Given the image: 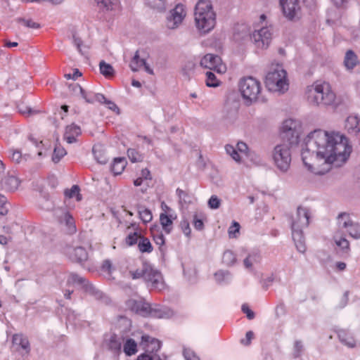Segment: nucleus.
<instances>
[{
	"mask_svg": "<svg viewBox=\"0 0 360 360\" xmlns=\"http://www.w3.org/2000/svg\"><path fill=\"white\" fill-rule=\"evenodd\" d=\"M260 255L254 252L248 255V257L244 259L243 264L247 269H250L254 263H257L260 260Z\"/></svg>",
	"mask_w": 360,
	"mask_h": 360,
	"instance_id": "c756f323",
	"label": "nucleus"
},
{
	"mask_svg": "<svg viewBox=\"0 0 360 360\" xmlns=\"http://www.w3.org/2000/svg\"><path fill=\"white\" fill-rule=\"evenodd\" d=\"M158 228V226H155L154 227L151 228V231L153 233V237L155 243L156 245H159L160 247L162 246L165 244V237L162 234V233L158 232L157 233H155V230Z\"/></svg>",
	"mask_w": 360,
	"mask_h": 360,
	"instance_id": "8fccbe9b",
	"label": "nucleus"
},
{
	"mask_svg": "<svg viewBox=\"0 0 360 360\" xmlns=\"http://www.w3.org/2000/svg\"><path fill=\"white\" fill-rule=\"evenodd\" d=\"M297 127V123L292 119L283 122L280 134L282 143L276 145L273 151L274 162L283 172H287L290 167V149L299 143L300 131Z\"/></svg>",
	"mask_w": 360,
	"mask_h": 360,
	"instance_id": "f03ea898",
	"label": "nucleus"
},
{
	"mask_svg": "<svg viewBox=\"0 0 360 360\" xmlns=\"http://www.w3.org/2000/svg\"><path fill=\"white\" fill-rule=\"evenodd\" d=\"M172 214L168 215L166 213H161L160 215V221L162 229L167 233H169L172 229V219H175Z\"/></svg>",
	"mask_w": 360,
	"mask_h": 360,
	"instance_id": "4be33fe9",
	"label": "nucleus"
},
{
	"mask_svg": "<svg viewBox=\"0 0 360 360\" xmlns=\"http://www.w3.org/2000/svg\"><path fill=\"white\" fill-rule=\"evenodd\" d=\"M335 244L340 247L345 253H347L349 250V241L344 237H339L338 235L334 236Z\"/></svg>",
	"mask_w": 360,
	"mask_h": 360,
	"instance_id": "4c0bfd02",
	"label": "nucleus"
},
{
	"mask_svg": "<svg viewBox=\"0 0 360 360\" xmlns=\"http://www.w3.org/2000/svg\"><path fill=\"white\" fill-rule=\"evenodd\" d=\"M251 39L257 47L260 49L267 48L271 39L270 29L266 27L255 30L251 35Z\"/></svg>",
	"mask_w": 360,
	"mask_h": 360,
	"instance_id": "f8f14e48",
	"label": "nucleus"
},
{
	"mask_svg": "<svg viewBox=\"0 0 360 360\" xmlns=\"http://www.w3.org/2000/svg\"><path fill=\"white\" fill-rule=\"evenodd\" d=\"M142 342H150L148 351L151 352H158L161 347V342L155 338H151L149 335H143Z\"/></svg>",
	"mask_w": 360,
	"mask_h": 360,
	"instance_id": "393cba45",
	"label": "nucleus"
},
{
	"mask_svg": "<svg viewBox=\"0 0 360 360\" xmlns=\"http://www.w3.org/2000/svg\"><path fill=\"white\" fill-rule=\"evenodd\" d=\"M195 67V64L192 60H188L185 62L184 65L181 68V74L183 76H184L186 78L189 79L191 75L194 71Z\"/></svg>",
	"mask_w": 360,
	"mask_h": 360,
	"instance_id": "f704fd0d",
	"label": "nucleus"
},
{
	"mask_svg": "<svg viewBox=\"0 0 360 360\" xmlns=\"http://www.w3.org/2000/svg\"><path fill=\"white\" fill-rule=\"evenodd\" d=\"M93 153L97 162L100 164H106L108 162L107 157L102 153V149L101 145L94 146L93 147Z\"/></svg>",
	"mask_w": 360,
	"mask_h": 360,
	"instance_id": "7c9ffc66",
	"label": "nucleus"
},
{
	"mask_svg": "<svg viewBox=\"0 0 360 360\" xmlns=\"http://www.w3.org/2000/svg\"><path fill=\"white\" fill-rule=\"evenodd\" d=\"M308 101L314 105H333L336 99V95L328 82H316L307 90Z\"/></svg>",
	"mask_w": 360,
	"mask_h": 360,
	"instance_id": "39448f33",
	"label": "nucleus"
},
{
	"mask_svg": "<svg viewBox=\"0 0 360 360\" xmlns=\"http://www.w3.org/2000/svg\"><path fill=\"white\" fill-rule=\"evenodd\" d=\"M66 252L70 259L75 262H83L87 260L88 254L86 250L82 247L68 248Z\"/></svg>",
	"mask_w": 360,
	"mask_h": 360,
	"instance_id": "2eb2a0df",
	"label": "nucleus"
},
{
	"mask_svg": "<svg viewBox=\"0 0 360 360\" xmlns=\"http://www.w3.org/2000/svg\"><path fill=\"white\" fill-rule=\"evenodd\" d=\"M200 66L213 70L219 73H223L226 71V67L221 63V58L212 53H207L201 59Z\"/></svg>",
	"mask_w": 360,
	"mask_h": 360,
	"instance_id": "9d476101",
	"label": "nucleus"
},
{
	"mask_svg": "<svg viewBox=\"0 0 360 360\" xmlns=\"http://www.w3.org/2000/svg\"><path fill=\"white\" fill-rule=\"evenodd\" d=\"M338 336L340 341L347 346L348 347H354L356 345L354 338L346 330H339L338 331Z\"/></svg>",
	"mask_w": 360,
	"mask_h": 360,
	"instance_id": "6ab92c4d",
	"label": "nucleus"
},
{
	"mask_svg": "<svg viewBox=\"0 0 360 360\" xmlns=\"http://www.w3.org/2000/svg\"><path fill=\"white\" fill-rule=\"evenodd\" d=\"M140 60H142V59L140 58L139 51H136L130 64H129V67L133 72L138 71L139 68L141 66H142L141 65Z\"/></svg>",
	"mask_w": 360,
	"mask_h": 360,
	"instance_id": "09e8293b",
	"label": "nucleus"
},
{
	"mask_svg": "<svg viewBox=\"0 0 360 360\" xmlns=\"http://www.w3.org/2000/svg\"><path fill=\"white\" fill-rule=\"evenodd\" d=\"M9 206L10 205L7 201V198L0 194V214L3 216L7 214Z\"/></svg>",
	"mask_w": 360,
	"mask_h": 360,
	"instance_id": "603ef678",
	"label": "nucleus"
},
{
	"mask_svg": "<svg viewBox=\"0 0 360 360\" xmlns=\"http://www.w3.org/2000/svg\"><path fill=\"white\" fill-rule=\"evenodd\" d=\"M338 224L340 228L347 229L353 222L349 214L342 212L338 216Z\"/></svg>",
	"mask_w": 360,
	"mask_h": 360,
	"instance_id": "c85d7f7f",
	"label": "nucleus"
},
{
	"mask_svg": "<svg viewBox=\"0 0 360 360\" xmlns=\"http://www.w3.org/2000/svg\"><path fill=\"white\" fill-rule=\"evenodd\" d=\"M138 238H139L138 233L136 232H134V233L129 234L127 236L125 241L128 245L131 246L137 243Z\"/></svg>",
	"mask_w": 360,
	"mask_h": 360,
	"instance_id": "052dcab7",
	"label": "nucleus"
},
{
	"mask_svg": "<svg viewBox=\"0 0 360 360\" xmlns=\"http://www.w3.org/2000/svg\"><path fill=\"white\" fill-rule=\"evenodd\" d=\"M12 342L14 350L20 352L22 356L30 354V345L27 337L21 334H15Z\"/></svg>",
	"mask_w": 360,
	"mask_h": 360,
	"instance_id": "4468645a",
	"label": "nucleus"
},
{
	"mask_svg": "<svg viewBox=\"0 0 360 360\" xmlns=\"http://www.w3.org/2000/svg\"><path fill=\"white\" fill-rule=\"evenodd\" d=\"M239 91L248 104H251L252 102L257 101H264L263 98L259 96L261 84L252 77H247L240 79Z\"/></svg>",
	"mask_w": 360,
	"mask_h": 360,
	"instance_id": "423d86ee",
	"label": "nucleus"
},
{
	"mask_svg": "<svg viewBox=\"0 0 360 360\" xmlns=\"http://www.w3.org/2000/svg\"><path fill=\"white\" fill-rule=\"evenodd\" d=\"M286 76L285 70L280 67L269 72L265 79L266 88L271 91L284 93L288 89Z\"/></svg>",
	"mask_w": 360,
	"mask_h": 360,
	"instance_id": "0eeeda50",
	"label": "nucleus"
},
{
	"mask_svg": "<svg viewBox=\"0 0 360 360\" xmlns=\"http://www.w3.org/2000/svg\"><path fill=\"white\" fill-rule=\"evenodd\" d=\"M82 289L90 295L94 297L96 299L99 300L102 298L103 293L101 291L95 288L91 283H90L88 281L84 283Z\"/></svg>",
	"mask_w": 360,
	"mask_h": 360,
	"instance_id": "cd10ccee",
	"label": "nucleus"
},
{
	"mask_svg": "<svg viewBox=\"0 0 360 360\" xmlns=\"http://www.w3.org/2000/svg\"><path fill=\"white\" fill-rule=\"evenodd\" d=\"M100 8L106 9L107 11L114 9L116 4V0H94Z\"/></svg>",
	"mask_w": 360,
	"mask_h": 360,
	"instance_id": "c03bdc74",
	"label": "nucleus"
},
{
	"mask_svg": "<svg viewBox=\"0 0 360 360\" xmlns=\"http://www.w3.org/2000/svg\"><path fill=\"white\" fill-rule=\"evenodd\" d=\"M180 226L186 236H190L191 229L190 228L189 222L186 219H183L180 223Z\"/></svg>",
	"mask_w": 360,
	"mask_h": 360,
	"instance_id": "e2e57ef3",
	"label": "nucleus"
},
{
	"mask_svg": "<svg viewBox=\"0 0 360 360\" xmlns=\"http://www.w3.org/2000/svg\"><path fill=\"white\" fill-rule=\"evenodd\" d=\"M347 231L351 237L356 239L360 238V225L359 224L352 222Z\"/></svg>",
	"mask_w": 360,
	"mask_h": 360,
	"instance_id": "37998d69",
	"label": "nucleus"
},
{
	"mask_svg": "<svg viewBox=\"0 0 360 360\" xmlns=\"http://www.w3.org/2000/svg\"><path fill=\"white\" fill-rule=\"evenodd\" d=\"M344 63L348 70H352L356 65L357 57L353 51L348 50L346 52Z\"/></svg>",
	"mask_w": 360,
	"mask_h": 360,
	"instance_id": "b1692460",
	"label": "nucleus"
},
{
	"mask_svg": "<svg viewBox=\"0 0 360 360\" xmlns=\"http://www.w3.org/2000/svg\"><path fill=\"white\" fill-rule=\"evenodd\" d=\"M236 149L238 152H240L244 153L247 157H252L255 155L254 152L250 151L247 146V144L243 141H240L236 145Z\"/></svg>",
	"mask_w": 360,
	"mask_h": 360,
	"instance_id": "3c124183",
	"label": "nucleus"
},
{
	"mask_svg": "<svg viewBox=\"0 0 360 360\" xmlns=\"http://www.w3.org/2000/svg\"><path fill=\"white\" fill-rule=\"evenodd\" d=\"M20 184V181L14 176H7L1 181V188L7 191H15Z\"/></svg>",
	"mask_w": 360,
	"mask_h": 360,
	"instance_id": "f3484780",
	"label": "nucleus"
},
{
	"mask_svg": "<svg viewBox=\"0 0 360 360\" xmlns=\"http://www.w3.org/2000/svg\"><path fill=\"white\" fill-rule=\"evenodd\" d=\"M222 262L227 266H232L236 262V257L231 250H226L222 256Z\"/></svg>",
	"mask_w": 360,
	"mask_h": 360,
	"instance_id": "c9c22d12",
	"label": "nucleus"
},
{
	"mask_svg": "<svg viewBox=\"0 0 360 360\" xmlns=\"http://www.w3.org/2000/svg\"><path fill=\"white\" fill-rule=\"evenodd\" d=\"M148 269V263L143 262L140 268L137 269L135 271H129V274L133 279H138L142 278L145 281V275L147 272V270Z\"/></svg>",
	"mask_w": 360,
	"mask_h": 360,
	"instance_id": "bb28decb",
	"label": "nucleus"
},
{
	"mask_svg": "<svg viewBox=\"0 0 360 360\" xmlns=\"http://www.w3.org/2000/svg\"><path fill=\"white\" fill-rule=\"evenodd\" d=\"M126 305L131 311L144 317L149 316L156 318L165 317V314L162 310L152 308L149 303L142 300H129L126 302Z\"/></svg>",
	"mask_w": 360,
	"mask_h": 360,
	"instance_id": "6e6552de",
	"label": "nucleus"
},
{
	"mask_svg": "<svg viewBox=\"0 0 360 360\" xmlns=\"http://www.w3.org/2000/svg\"><path fill=\"white\" fill-rule=\"evenodd\" d=\"M11 160L17 164H22L26 162L31 158L30 154L22 155L21 151L19 150L11 149L9 150Z\"/></svg>",
	"mask_w": 360,
	"mask_h": 360,
	"instance_id": "aec40b11",
	"label": "nucleus"
},
{
	"mask_svg": "<svg viewBox=\"0 0 360 360\" xmlns=\"http://www.w3.org/2000/svg\"><path fill=\"white\" fill-rule=\"evenodd\" d=\"M283 15L290 21H295L300 18L301 7L299 0H279Z\"/></svg>",
	"mask_w": 360,
	"mask_h": 360,
	"instance_id": "1a4fd4ad",
	"label": "nucleus"
},
{
	"mask_svg": "<svg viewBox=\"0 0 360 360\" xmlns=\"http://www.w3.org/2000/svg\"><path fill=\"white\" fill-rule=\"evenodd\" d=\"M109 348L115 352L120 351L121 349V342L120 341L117 340L116 337H111L110 343H109Z\"/></svg>",
	"mask_w": 360,
	"mask_h": 360,
	"instance_id": "13d9d810",
	"label": "nucleus"
},
{
	"mask_svg": "<svg viewBox=\"0 0 360 360\" xmlns=\"http://www.w3.org/2000/svg\"><path fill=\"white\" fill-rule=\"evenodd\" d=\"M82 134V130L79 126L72 123L65 127L64 134V139L68 143H73L77 141V137Z\"/></svg>",
	"mask_w": 360,
	"mask_h": 360,
	"instance_id": "dca6fc26",
	"label": "nucleus"
},
{
	"mask_svg": "<svg viewBox=\"0 0 360 360\" xmlns=\"http://www.w3.org/2000/svg\"><path fill=\"white\" fill-rule=\"evenodd\" d=\"M66 155V150L61 146H56L53 150L52 160L53 162H58L63 157Z\"/></svg>",
	"mask_w": 360,
	"mask_h": 360,
	"instance_id": "58836bf2",
	"label": "nucleus"
},
{
	"mask_svg": "<svg viewBox=\"0 0 360 360\" xmlns=\"http://www.w3.org/2000/svg\"><path fill=\"white\" fill-rule=\"evenodd\" d=\"M81 97L88 103H94L96 101L101 103L104 101V95L92 91H86L84 89H83Z\"/></svg>",
	"mask_w": 360,
	"mask_h": 360,
	"instance_id": "412c9836",
	"label": "nucleus"
},
{
	"mask_svg": "<svg viewBox=\"0 0 360 360\" xmlns=\"http://www.w3.org/2000/svg\"><path fill=\"white\" fill-rule=\"evenodd\" d=\"M185 16L186 12L184 6L182 4L176 5L170 11L167 18V27L172 30L176 28L182 22Z\"/></svg>",
	"mask_w": 360,
	"mask_h": 360,
	"instance_id": "ddd939ff",
	"label": "nucleus"
},
{
	"mask_svg": "<svg viewBox=\"0 0 360 360\" xmlns=\"http://www.w3.org/2000/svg\"><path fill=\"white\" fill-rule=\"evenodd\" d=\"M138 247L141 252H151L153 250L152 245L147 238L141 237L138 243Z\"/></svg>",
	"mask_w": 360,
	"mask_h": 360,
	"instance_id": "473e14b6",
	"label": "nucleus"
},
{
	"mask_svg": "<svg viewBox=\"0 0 360 360\" xmlns=\"http://www.w3.org/2000/svg\"><path fill=\"white\" fill-rule=\"evenodd\" d=\"M127 155L129 159L132 162H139L143 160V156L134 148H129L127 150Z\"/></svg>",
	"mask_w": 360,
	"mask_h": 360,
	"instance_id": "49530a36",
	"label": "nucleus"
},
{
	"mask_svg": "<svg viewBox=\"0 0 360 360\" xmlns=\"http://www.w3.org/2000/svg\"><path fill=\"white\" fill-rule=\"evenodd\" d=\"M99 69L101 73L105 77H112L115 75V70L113 67L110 64L105 63L104 60H101L100 62Z\"/></svg>",
	"mask_w": 360,
	"mask_h": 360,
	"instance_id": "a878e982",
	"label": "nucleus"
},
{
	"mask_svg": "<svg viewBox=\"0 0 360 360\" xmlns=\"http://www.w3.org/2000/svg\"><path fill=\"white\" fill-rule=\"evenodd\" d=\"M225 150L227 154H229L236 162H240V156L236 148L231 145H226Z\"/></svg>",
	"mask_w": 360,
	"mask_h": 360,
	"instance_id": "de8ad7c7",
	"label": "nucleus"
},
{
	"mask_svg": "<svg viewBox=\"0 0 360 360\" xmlns=\"http://www.w3.org/2000/svg\"><path fill=\"white\" fill-rule=\"evenodd\" d=\"M352 146L347 139L339 134L316 129L305 138L301 157L307 169L316 174H324L331 165L340 167L348 159Z\"/></svg>",
	"mask_w": 360,
	"mask_h": 360,
	"instance_id": "f257e3e1",
	"label": "nucleus"
},
{
	"mask_svg": "<svg viewBox=\"0 0 360 360\" xmlns=\"http://www.w3.org/2000/svg\"><path fill=\"white\" fill-rule=\"evenodd\" d=\"M100 103L105 104L108 109L115 112L117 114H120V108L114 102L108 100L105 96L104 101H101Z\"/></svg>",
	"mask_w": 360,
	"mask_h": 360,
	"instance_id": "4d7b16f0",
	"label": "nucleus"
},
{
	"mask_svg": "<svg viewBox=\"0 0 360 360\" xmlns=\"http://www.w3.org/2000/svg\"><path fill=\"white\" fill-rule=\"evenodd\" d=\"M136 347L137 345L134 340L128 339L124 345V352L127 356H131L136 352Z\"/></svg>",
	"mask_w": 360,
	"mask_h": 360,
	"instance_id": "72a5a7b5",
	"label": "nucleus"
},
{
	"mask_svg": "<svg viewBox=\"0 0 360 360\" xmlns=\"http://www.w3.org/2000/svg\"><path fill=\"white\" fill-rule=\"evenodd\" d=\"M127 162L124 158H115L111 166V170L115 175L120 174L124 171Z\"/></svg>",
	"mask_w": 360,
	"mask_h": 360,
	"instance_id": "5701e85b",
	"label": "nucleus"
},
{
	"mask_svg": "<svg viewBox=\"0 0 360 360\" xmlns=\"http://www.w3.org/2000/svg\"><path fill=\"white\" fill-rule=\"evenodd\" d=\"M221 200L215 195L210 197L208 200V206L211 209H218L221 205Z\"/></svg>",
	"mask_w": 360,
	"mask_h": 360,
	"instance_id": "5fc2aeb1",
	"label": "nucleus"
},
{
	"mask_svg": "<svg viewBox=\"0 0 360 360\" xmlns=\"http://www.w3.org/2000/svg\"><path fill=\"white\" fill-rule=\"evenodd\" d=\"M183 354L186 360H200L190 349H184Z\"/></svg>",
	"mask_w": 360,
	"mask_h": 360,
	"instance_id": "680f3d73",
	"label": "nucleus"
},
{
	"mask_svg": "<svg viewBox=\"0 0 360 360\" xmlns=\"http://www.w3.org/2000/svg\"><path fill=\"white\" fill-rule=\"evenodd\" d=\"M69 90L72 92V94L75 95L81 96L83 92V89L78 84H71L68 86Z\"/></svg>",
	"mask_w": 360,
	"mask_h": 360,
	"instance_id": "338daca9",
	"label": "nucleus"
},
{
	"mask_svg": "<svg viewBox=\"0 0 360 360\" xmlns=\"http://www.w3.org/2000/svg\"><path fill=\"white\" fill-rule=\"evenodd\" d=\"M230 273L228 271H219L214 274V278L218 283H221L227 278H229Z\"/></svg>",
	"mask_w": 360,
	"mask_h": 360,
	"instance_id": "6e6d98bb",
	"label": "nucleus"
},
{
	"mask_svg": "<svg viewBox=\"0 0 360 360\" xmlns=\"http://www.w3.org/2000/svg\"><path fill=\"white\" fill-rule=\"evenodd\" d=\"M310 217L309 209L301 205L297 207L295 215L292 217V237L297 250L302 253L306 251L305 239L302 230L309 226Z\"/></svg>",
	"mask_w": 360,
	"mask_h": 360,
	"instance_id": "7ed1b4c3",
	"label": "nucleus"
},
{
	"mask_svg": "<svg viewBox=\"0 0 360 360\" xmlns=\"http://www.w3.org/2000/svg\"><path fill=\"white\" fill-rule=\"evenodd\" d=\"M240 229V224L233 221V224L229 228V235L230 238L235 237L236 233H238Z\"/></svg>",
	"mask_w": 360,
	"mask_h": 360,
	"instance_id": "0e129e2a",
	"label": "nucleus"
},
{
	"mask_svg": "<svg viewBox=\"0 0 360 360\" xmlns=\"http://www.w3.org/2000/svg\"><path fill=\"white\" fill-rule=\"evenodd\" d=\"M86 282L87 280L85 278L75 273L70 274L68 280V283L81 285L82 288L84 287V283Z\"/></svg>",
	"mask_w": 360,
	"mask_h": 360,
	"instance_id": "a19ab883",
	"label": "nucleus"
},
{
	"mask_svg": "<svg viewBox=\"0 0 360 360\" xmlns=\"http://www.w3.org/2000/svg\"><path fill=\"white\" fill-rule=\"evenodd\" d=\"M193 224L196 230L201 231L204 228V224L201 219H198L197 214H194Z\"/></svg>",
	"mask_w": 360,
	"mask_h": 360,
	"instance_id": "69168bd1",
	"label": "nucleus"
},
{
	"mask_svg": "<svg viewBox=\"0 0 360 360\" xmlns=\"http://www.w3.org/2000/svg\"><path fill=\"white\" fill-rule=\"evenodd\" d=\"M15 22L22 23L25 27L32 29H39L41 26L39 23L32 21L31 19H25L23 18H17Z\"/></svg>",
	"mask_w": 360,
	"mask_h": 360,
	"instance_id": "a18cd8bd",
	"label": "nucleus"
},
{
	"mask_svg": "<svg viewBox=\"0 0 360 360\" xmlns=\"http://www.w3.org/2000/svg\"><path fill=\"white\" fill-rule=\"evenodd\" d=\"M197 29L203 34L211 31L216 24V13L210 0H199L194 11Z\"/></svg>",
	"mask_w": 360,
	"mask_h": 360,
	"instance_id": "20e7f679",
	"label": "nucleus"
},
{
	"mask_svg": "<svg viewBox=\"0 0 360 360\" xmlns=\"http://www.w3.org/2000/svg\"><path fill=\"white\" fill-rule=\"evenodd\" d=\"M303 345L300 340H296L294 344L293 357L298 358L302 352Z\"/></svg>",
	"mask_w": 360,
	"mask_h": 360,
	"instance_id": "bf43d9fd",
	"label": "nucleus"
},
{
	"mask_svg": "<svg viewBox=\"0 0 360 360\" xmlns=\"http://www.w3.org/2000/svg\"><path fill=\"white\" fill-rule=\"evenodd\" d=\"M206 85L209 87H217L219 86L220 82L217 79L215 75L211 71L206 72Z\"/></svg>",
	"mask_w": 360,
	"mask_h": 360,
	"instance_id": "ea45409f",
	"label": "nucleus"
},
{
	"mask_svg": "<svg viewBox=\"0 0 360 360\" xmlns=\"http://www.w3.org/2000/svg\"><path fill=\"white\" fill-rule=\"evenodd\" d=\"M148 4L151 8L160 11L165 8V0H148Z\"/></svg>",
	"mask_w": 360,
	"mask_h": 360,
	"instance_id": "864d4df0",
	"label": "nucleus"
},
{
	"mask_svg": "<svg viewBox=\"0 0 360 360\" xmlns=\"http://www.w3.org/2000/svg\"><path fill=\"white\" fill-rule=\"evenodd\" d=\"M80 188L77 185H73L70 189H66L64 194L66 197L72 198L76 197L77 201L82 200V195L79 193Z\"/></svg>",
	"mask_w": 360,
	"mask_h": 360,
	"instance_id": "e433bc0d",
	"label": "nucleus"
},
{
	"mask_svg": "<svg viewBox=\"0 0 360 360\" xmlns=\"http://www.w3.org/2000/svg\"><path fill=\"white\" fill-rule=\"evenodd\" d=\"M241 309L243 312L246 314L248 319L252 320L255 318V313L249 308L248 304H243Z\"/></svg>",
	"mask_w": 360,
	"mask_h": 360,
	"instance_id": "774afa93",
	"label": "nucleus"
},
{
	"mask_svg": "<svg viewBox=\"0 0 360 360\" xmlns=\"http://www.w3.org/2000/svg\"><path fill=\"white\" fill-rule=\"evenodd\" d=\"M359 119L356 116H349L345 122V129L348 133L356 135L360 131Z\"/></svg>",
	"mask_w": 360,
	"mask_h": 360,
	"instance_id": "a211bd4d",
	"label": "nucleus"
},
{
	"mask_svg": "<svg viewBox=\"0 0 360 360\" xmlns=\"http://www.w3.org/2000/svg\"><path fill=\"white\" fill-rule=\"evenodd\" d=\"M148 270L145 275V282L148 286L161 290L164 288V281L161 273L148 264Z\"/></svg>",
	"mask_w": 360,
	"mask_h": 360,
	"instance_id": "9b49d317",
	"label": "nucleus"
},
{
	"mask_svg": "<svg viewBox=\"0 0 360 360\" xmlns=\"http://www.w3.org/2000/svg\"><path fill=\"white\" fill-rule=\"evenodd\" d=\"M138 212L139 218L144 224L150 222L153 219L152 212L149 209L140 206Z\"/></svg>",
	"mask_w": 360,
	"mask_h": 360,
	"instance_id": "2f4dec72",
	"label": "nucleus"
},
{
	"mask_svg": "<svg viewBox=\"0 0 360 360\" xmlns=\"http://www.w3.org/2000/svg\"><path fill=\"white\" fill-rule=\"evenodd\" d=\"M63 220L65 222V225L68 228V231L70 233H74L76 232V226L75 225V221L72 217L68 213L66 212L64 214Z\"/></svg>",
	"mask_w": 360,
	"mask_h": 360,
	"instance_id": "79ce46f5",
	"label": "nucleus"
}]
</instances>
